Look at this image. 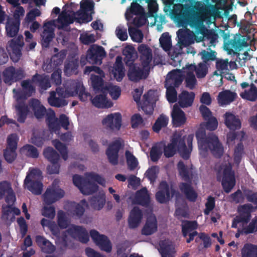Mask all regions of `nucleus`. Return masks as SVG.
<instances>
[{
	"instance_id": "393cba45",
	"label": "nucleus",
	"mask_w": 257,
	"mask_h": 257,
	"mask_svg": "<svg viewBox=\"0 0 257 257\" xmlns=\"http://www.w3.org/2000/svg\"><path fill=\"white\" fill-rule=\"evenodd\" d=\"M37 244L41 248L42 252L46 253H52L56 249L55 246L44 236L38 235L35 237Z\"/></svg>"
},
{
	"instance_id": "cd10ccee",
	"label": "nucleus",
	"mask_w": 257,
	"mask_h": 257,
	"mask_svg": "<svg viewBox=\"0 0 257 257\" xmlns=\"http://www.w3.org/2000/svg\"><path fill=\"white\" fill-rule=\"evenodd\" d=\"M195 93L193 92H189L186 90H183L179 95L178 104L182 108L191 106L195 98Z\"/></svg>"
},
{
	"instance_id": "0eeeda50",
	"label": "nucleus",
	"mask_w": 257,
	"mask_h": 257,
	"mask_svg": "<svg viewBox=\"0 0 257 257\" xmlns=\"http://www.w3.org/2000/svg\"><path fill=\"white\" fill-rule=\"evenodd\" d=\"M124 143L122 139L118 138L113 141L109 145L106 150V155L109 162L112 165L115 166L118 163V153L123 148Z\"/></svg>"
},
{
	"instance_id": "a211bd4d",
	"label": "nucleus",
	"mask_w": 257,
	"mask_h": 257,
	"mask_svg": "<svg viewBox=\"0 0 257 257\" xmlns=\"http://www.w3.org/2000/svg\"><path fill=\"white\" fill-rule=\"evenodd\" d=\"M67 232L72 238L78 239L82 243H86L89 241L88 233L82 226L72 224L67 230Z\"/></svg>"
},
{
	"instance_id": "79ce46f5",
	"label": "nucleus",
	"mask_w": 257,
	"mask_h": 257,
	"mask_svg": "<svg viewBox=\"0 0 257 257\" xmlns=\"http://www.w3.org/2000/svg\"><path fill=\"white\" fill-rule=\"evenodd\" d=\"M56 92L54 91H51L50 96L48 98L49 104L52 106L56 107H61L67 104L64 99L60 98L56 96Z\"/></svg>"
},
{
	"instance_id": "aec40b11",
	"label": "nucleus",
	"mask_w": 257,
	"mask_h": 257,
	"mask_svg": "<svg viewBox=\"0 0 257 257\" xmlns=\"http://www.w3.org/2000/svg\"><path fill=\"white\" fill-rule=\"evenodd\" d=\"M156 199L161 204L168 203L171 199L170 186L166 181H162L159 185V190L156 192Z\"/></svg>"
},
{
	"instance_id": "bf43d9fd",
	"label": "nucleus",
	"mask_w": 257,
	"mask_h": 257,
	"mask_svg": "<svg viewBox=\"0 0 257 257\" xmlns=\"http://www.w3.org/2000/svg\"><path fill=\"white\" fill-rule=\"evenodd\" d=\"M162 154V148L160 145L152 147L150 151V157L153 162H157L161 158Z\"/></svg>"
},
{
	"instance_id": "c756f323",
	"label": "nucleus",
	"mask_w": 257,
	"mask_h": 257,
	"mask_svg": "<svg viewBox=\"0 0 257 257\" xmlns=\"http://www.w3.org/2000/svg\"><path fill=\"white\" fill-rule=\"evenodd\" d=\"M124 62L126 66L135 63L138 58V54L135 48L132 46H126L122 51Z\"/></svg>"
},
{
	"instance_id": "2f4dec72",
	"label": "nucleus",
	"mask_w": 257,
	"mask_h": 257,
	"mask_svg": "<svg viewBox=\"0 0 257 257\" xmlns=\"http://www.w3.org/2000/svg\"><path fill=\"white\" fill-rule=\"evenodd\" d=\"M135 202L144 207H148L150 203V197L146 188H143L136 192Z\"/></svg>"
},
{
	"instance_id": "4c0bfd02",
	"label": "nucleus",
	"mask_w": 257,
	"mask_h": 257,
	"mask_svg": "<svg viewBox=\"0 0 257 257\" xmlns=\"http://www.w3.org/2000/svg\"><path fill=\"white\" fill-rule=\"evenodd\" d=\"M177 151L179 153L181 157L184 160H188L190 156L192 150L187 148L184 139V137L182 136L180 133V137L179 143L177 145Z\"/></svg>"
},
{
	"instance_id": "4d7b16f0",
	"label": "nucleus",
	"mask_w": 257,
	"mask_h": 257,
	"mask_svg": "<svg viewBox=\"0 0 257 257\" xmlns=\"http://www.w3.org/2000/svg\"><path fill=\"white\" fill-rule=\"evenodd\" d=\"M23 151L26 155L30 158L36 159L38 158L39 153L37 149L31 145H26L22 148Z\"/></svg>"
},
{
	"instance_id": "e433bc0d",
	"label": "nucleus",
	"mask_w": 257,
	"mask_h": 257,
	"mask_svg": "<svg viewBox=\"0 0 257 257\" xmlns=\"http://www.w3.org/2000/svg\"><path fill=\"white\" fill-rule=\"evenodd\" d=\"M91 102L97 108H110L113 105L112 102L107 99L104 94L97 95L92 99Z\"/></svg>"
},
{
	"instance_id": "774afa93",
	"label": "nucleus",
	"mask_w": 257,
	"mask_h": 257,
	"mask_svg": "<svg viewBox=\"0 0 257 257\" xmlns=\"http://www.w3.org/2000/svg\"><path fill=\"white\" fill-rule=\"evenodd\" d=\"M84 211L85 209L82 205L79 204H75L71 210V213L73 217L78 219L82 216Z\"/></svg>"
},
{
	"instance_id": "423d86ee",
	"label": "nucleus",
	"mask_w": 257,
	"mask_h": 257,
	"mask_svg": "<svg viewBox=\"0 0 257 257\" xmlns=\"http://www.w3.org/2000/svg\"><path fill=\"white\" fill-rule=\"evenodd\" d=\"M247 46V43L244 37L240 34L233 36V38L224 44V48L228 54L239 55L238 52L243 48Z\"/></svg>"
},
{
	"instance_id": "a878e982",
	"label": "nucleus",
	"mask_w": 257,
	"mask_h": 257,
	"mask_svg": "<svg viewBox=\"0 0 257 257\" xmlns=\"http://www.w3.org/2000/svg\"><path fill=\"white\" fill-rule=\"evenodd\" d=\"M225 124L230 130L235 131L241 127V123L238 116L234 114L226 112L224 115Z\"/></svg>"
},
{
	"instance_id": "6e6d98bb",
	"label": "nucleus",
	"mask_w": 257,
	"mask_h": 257,
	"mask_svg": "<svg viewBox=\"0 0 257 257\" xmlns=\"http://www.w3.org/2000/svg\"><path fill=\"white\" fill-rule=\"evenodd\" d=\"M57 223L61 229L66 228L69 224L65 213L62 210H59L57 213Z\"/></svg>"
},
{
	"instance_id": "f03ea898",
	"label": "nucleus",
	"mask_w": 257,
	"mask_h": 257,
	"mask_svg": "<svg viewBox=\"0 0 257 257\" xmlns=\"http://www.w3.org/2000/svg\"><path fill=\"white\" fill-rule=\"evenodd\" d=\"M199 150L204 153L210 150L213 156L216 158H220L223 154L224 148L219 142L218 137L214 135L206 136L204 131H198L196 132Z\"/></svg>"
},
{
	"instance_id": "2eb2a0df",
	"label": "nucleus",
	"mask_w": 257,
	"mask_h": 257,
	"mask_svg": "<svg viewBox=\"0 0 257 257\" xmlns=\"http://www.w3.org/2000/svg\"><path fill=\"white\" fill-rule=\"evenodd\" d=\"M70 86L72 88H67L65 90L69 96H73L78 95L80 100L84 102L87 100L88 97L92 98L90 94L86 92L84 86L79 83L72 82L70 84Z\"/></svg>"
},
{
	"instance_id": "a18cd8bd",
	"label": "nucleus",
	"mask_w": 257,
	"mask_h": 257,
	"mask_svg": "<svg viewBox=\"0 0 257 257\" xmlns=\"http://www.w3.org/2000/svg\"><path fill=\"white\" fill-rule=\"evenodd\" d=\"M57 22L61 25L58 26V28L62 29L69 24L73 23V19L65 11H62L58 17Z\"/></svg>"
},
{
	"instance_id": "ddd939ff",
	"label": "nucleus",
	"mask_w": 257,
	"mask_h": 257,
	"mask_svg": "<svg viewBox=\"0 0 257 257\" xmlns=\"http://www.w3.org/2000/svg\"><path fill=\"white\" fill-rule=\"evenodd\" d=\"M185 75L183 74V70L180 69H174L169 72L166 78L165 87H173L177 88L182 84Z\"/></svg>"
},
{
	"instance_id": "4468645a",
	"label": "nucleus",
	"mask_w": 257,
	"mask_h": 257,
	"mask_svg": "<svg viewBox=\"0 0 257 257\" xmlns=\"http://www.w3.org/2000/svg\"><path fill=\"white\" fill-rule=\"evenodd\" d=\"M224 191L228 193L235 185L234 172L231 166H226L223 171V177L221 182Z\"/></svg>"
},
{
	"instance_id": "052dcab7",
	"label": "nucleus",
	"mask_w": 257,
	"mask_h": 257,
	"mask_svg": "<svg viewBox=\"0 0 257 257\" xmlns=\"http://www.w3.org/2000/svg\"><path fill=\"white\" fill-rule=\"evenodd\" d=\"M257 231V216L254 217L249 224L242 228V232L245 234L253 233Z\"/></svg>"
},
{
	"instance_id": "412c9836",
	"label": "nucleus",
	"mask_w": 257,
	"mask_h": 257,
	"mask_svg": "<svg viewBox=\"0 0 257 257\" xmlns=\"http://www.w3.org/2000/svg\"><path fill=\"white\" fill-rule=\"evenodd\" d=\"M143 217V213L138 206L133 208L128 217V225L130 228L134 229L140 224Z\"/></svg>"
},
{
	"instance_id": "6e6552de",
	"label": "nucleus",
	"mask_w": 257,
	"mask_h": 257,
	"mask_svg": "<svg viewBox=\"0 0 257 257\" xmlns=\"http://www.w3.org/2000/svg\"><path fill=\"white\" fill-rule=\"evenodd\" d=\"M105 56L106 52L102 46L93 44L87 50L86 59L89 63L100 65Z\"/></svg>"
},
{
	"instance_id": "de8ad7c7",
	"label": "nucleus",
	"mask_w": 257,
	"mask_h": 257,
	"mask_svg": "<svg viewBox=\"0 0 257 257\" xmlns=\"http://www.w3.org/2000/svg\"><path fill=\"white\" fill-rule=\"evenodd\" d=\"M188 25L192 28H194L196 31H201L204 28L203 21L197 15L191 14L188 22Z\"/></svg>"
},
{
	"instance_id": "20e7f679",
	"label": "nucleus",
	"mask_w": 257,
	"mask_h": 257,
	"mask_svg": "<svg viewBox=\"0 0 257 257\" xmlns=\"http://www.w3.org/2000/svg\"><path fill=\"white\" fill-rule=\"evenodd\" d=\"M42 173L37 168L30 169L24 180V185L25 188L35 195H40L43 190L42 182Z\"/></svg>"
},
{
	"instance_id": "f257e3e1",
	"label": "nucleus",
	"mask_w": 257,
	"mask_h": 257,
	"mask_svg": "<svg viewBox=\"0 0 257 257\" xmlns=\"http://www.w3.org/2000/svg\"><path fill=\"white\" fill-rule=\"evenodd\" d=\"M140 54V61L142 66L135 63L127 66V76L128 79L133 82H138L146 79L150 73V64L152 61V50L147 45L141 44L138 47Z\"/></svg>"
},
{
	"instance_id": "c03bdc74",
	"label": "nucleus",
	"mask_w": 257,
	"mask_h": 257,
	"mask_svg": "<svg viewBox=\"0 0 257 257\" xmlns=\"http://www.w3.org/2000/svg\"><path fill=\"white\" fill-rule=\"evenodd\" d=\"M169 118L164 114H161L156 119L153 125L152 128L154 132L158 133L161 130L167 126L168 123Z\"/></svg>"
},
{
	"instance_id": "dca6fc26",
	"label": "nucleus",
	"mask_w": 257,
	"mask_h": 257,
	"mask_svg": "<svg viewBox=\"0 0 257 257\" xmlns=\"http://www.w3.org/2000/svg\"><path fill=\"white\" fill-rule=\"evenodd\" d=\"M121 115L119 112L111 113L107 115L102 121V124L107 130L118 131L121 126Z\"/></svg>"
},
{
	"instance_id": "9d476101",
	"label": "nucleus",
	"mask_w": 257,
	"mask_h": 257,
	"mask_svg": "<svg viewBox=\"0 0 257 257\" xmlns=\"http://www.w3.org/2000/svg\"><path fill=\"white\" fill-rule=\"evenodd\" d=\"M65 192L63 190L54 185L48 187L43 195V201L45 204L51 205L63 198Z\"/></svg>"
},
{
	"instance_id": "5fc2aeb1",
	"label": "nucleus",
	"mask_w": 257,
	"mask_h": 257,
	"mask_svg": "<svg viewBox=\"0 0 257 257\" xmlns=\"http://www.w3.org/2000/svg\"><path fill=\"white\" fill-rule=\"evenodd\" d=\"M125 155L128 169L131 171L135 170L138 165L137 158L129 151H126Z\"/></svg>"
},
{
	"instance_id": "864d4df0",
	"label": "nucleus",
	"mask_w": 257,
	"mask_h": 257,
	"mask_svg": "<svg viewBox=\"0 0 257 257\" xmlns=\"http://www.w3.org/2000/svg\"><path fill=\"white\" fill-rule=\"evenodd\" d=\"M104 77L99 76L94 74H91L90 79L91 80L92 86L95 91L102 90L103 86Z\"/></svg>"
},
{
	"instance_id": "7ed1b4c3",
	"label": "nucleus",
	"mask_w": 257,
	"mask_h": 257,
	"mask_svg": "<svg viewBox=\"0 0 257 257\" xmlns=\"http://www.w3.org/2000/svg\"><path fill=\"white\" fill-rule=\"evenodd\" d=\"M177 168L179 175L182 179L187 183L182 182L179 184L180 191L185 195L186 198L190 201L195 202L197 198V193L191 185L192 179V174H190L189 171L184 162L180 161L177 164Z\"/></svg>"
},
{
	"instance_id": "680f3d73",
	"label": "nucleus",
	"mask_w": 257,
	"mask_h": 257,
	"mask_svg": "<svg viewBox=\"0 0 257 257\" xmlns=\"http://www.w3.org/2000/svg\"><path fill=\"white\" fill-rule=\"evenodd\" d=\"M158 168L157 166H152L148 169L145 175L151 184H154L158 177Z\"/></svg>"
},
{
	"instance_id": "473e14b6",
	"label": "nucleus",
	"mask_w": 257,
	"mask_h": 257,
	"mask_svg": "<svg viewBox=\"0 0 257 257\" xmlns=\"http://www.w3.org/2000/svg\"><path fill=\"white\" fill-rule=\"evenodd\" d=\"M252 206L250 204H246L240 205L238 207L237 211L239 215L236 217L240 219L242 223L247 224L251 218V212Z\"/></svg>"
},
{
	"instance_id": "f8f14e48",
	"label": "nucleus",
	"mask_w": 257,
	"mask_h": 257,
	"mask_svg": "<svg viewBox=\"0 0 257 257\" xmlns=\"http://www.w3.org/2000/svg\"><path fill=\"white\" fill-rule=\"evenodd\" d=\"M90 235L94 242L102 250L107 252H110L111 251V242L106 235L99 234L97 230L94 229L90 230Z\"/></svg>"
},
{
	"instance_id": "58836bf2",
	"label": "nucleus",
	"mask_w": 257,
	"mask_h": 257,
	"mask_svg": "<svg viewBox=\"0 0 257 257\" xmlns=\"http://www.w3.org/2000/svg\"><path fill=\"white\" fill-rule=\"evenodd\" d=\"M236 97L235 93L230 90L220 92L218 96V103L221 105L227 104L232 102Z\"/></svg>"
},
{
	"instance_id": "37998d69",
	"label": "nucleus",
	"mask_w": 257,
	"mask_h": 257,
	"mask_svg": "<svg viewBox=\"0 0 257 257\" xmlns=\"http://www.w3.org/2000/svg\"><path fill=\"white\" fill-rule=\"evenodd\" d=\"M17 111L18 121L21 123H24L27 118L29 112L28 107L24 103H20L16 106Z\"/></svg>"
},
{
	"instance_id": "3c124183",
	"label": "nucleus",
	"mask_w": 257,
	"mask_h": 257,
	"mask_svg": "<svg viewBox=\"0 0 257 257\" xmlns=\"http://www.w3.org/2000/svg\"><path fill=\"white\" fill-rule=\"evenodd\" d=\"M159 41L161 47L165 51H168L171 49L172 47L171 39L168 33H163Z\"/></svg>"
},
{
	"instance_id": "0e129e2a",
	"label": "nucleus",
	"mask_w": 257,
	"mask_h": 257,
	"mask_svg": "<svg viewBox=\"0 0 257 257\" xmlns=\"http://www.w3.org/2000/svg\"><path fill=\"white\" fill-rule=\"evenodd\" d=\"M166 88V97L169 103H174L177 101V92L173 87H165Z\"/></svg>"
},
{
	"instance_id": "c9c22d12",
	"label": "nucleus",
	"mask_w": 257,
	"mask_h": 257,
	"mask_svg": "<svg viewBox=\"0 0 257 257\" xmlns=\"http://www.w3.org/2000/svg\"><path fill=\"white\" fill-rule=\"evenodd\" d=\"M113 74L118 82L121 81L124 76V68L122 62V58L120 56H117L116 58Z\"/></svg>"
},
{
	"instance_id": "603ef678",
	"label": "nucleus",
	"mask_w": 257,
	"mask_h": 257,
	"mask_svg": "<svg viewBox=\"0 0 257 257\" xmlns=\"http://www.w3.org/2000/svg\"><path fill=\"white\" fill-rule=\"evenodd\" d=\"M78 66V61L77 59H70L65 63L64 72L67 74L71 75L77 69Z\"/></svg>"
},
{
	"instance_id": "6ab92c4d",
	"label": "nucleus",
	"mask_w": 257,
	"mask_h": 257,
	"mask_svg": "<svg viewBox=\"0 0 257 257\" xmlns=\"http://www.w3.org/2000/svg\"><path fill=\"white\" fill-rule=\"evenodd\" d=\"M154 92L151 90L143 96L142 109L146 114H153L157 98L154 96Z\"/></svg>"
},
{
	"instance_id": "bb28decb",
	"label": "nucleus",
	"mask_w": 257,
	"mask_h": 257,
	"mask_svg": "<svg viewBox=\"0 0 257 257\" xmlns=\"http://www.w3.org/2000/svg\"><path fill=\"white\" fill-rule=\"evenodd\" d=\"M158 228L157 220L155 216L147 217L146 223L142 229V234L150 235L157 231Z\"/></svg>"
},
{
	"instance_id": "9b49d317",
	"label": "nucleus",
	"mask_w": 257,
	"mask_h": 257,
	"mask_svg": "<svg viewBox=\"0 0 257 257\" xmlns=\"http://www.w3.org/2000/svg\"><path fill=\"white\" fill-rule=\"evenodd\" d=\"M33 83H34L32 81V78L24 80L21 82L22 90L17 91L15 89L13 90V92L16 93L18 100L26 99L35 93L36 88Z\"/></svg>"
},
{
	"instance_id": "1a4fd4ad",
	"label": "nucleus",
	"mask_w": 257,
	"mask_h": 257,
	"mask_svg": "<svg viewBox=\"0 0 257 257\" xmlns=\"http://www.w3.org/2000/svg\"><path fill=\"white\" fill-rule=\"evenodd\" d=\"M25 71L19 68L16 69L13 66H10L5 69L3 72L4 82L9 85L22 80L25 77Z\"/></svg>"
},
{
	"instance_id": "c85d7f7f",
	"label": "nucleus",
	"mask_w": 257,
	"mask_h": 257,
	"mask_svg": "<svg viewBox=\"0 0 257 257\" xmlns=\"http://www.w3.org/2000/svg\"><path fill=\"white\" fill-rule=\"evenodd\" d=\"M29 106L34 112L35 117L37 118H42L46 112V108L41 104V102L37 99L32 98L29 101Z\"/></svg>"
},
{
	"instance_id": "09e8293b",
	"label": "nucleus",
	"mask_w": 257,
	"mask_h": 257,
	"mask_svg": "<svg viewBox=\"0 0 257 257\" xmlns=\"http://www.w3.org/2000/svg\"><path fill=\"white\" fill-rule=\"evenodd\" d=\"M52 144L55 148L60 152L62 158L67 160L68 158V153L66 146L61 143L58 140H54L52 141Z\"/></svg>"
},
{
	"instance_id": "a19ab883",
	"label": "nucleus",
	"mask_w": 257,
	"mask_h": 257,
	"mask_svg": "<svg viewBox=\"0 0 257 257\" xmlns=\"http://www.w3.org/2000/svg\"><path fill=\"white\" fill-rule=\"evenodd\" d=\"M240 97L244 99L250 101H255L257 99V87L253 83L250 85L248 89H245L240 94Z\"/></svg>"
},
{
	"instance_id": "ea45409f",
	"label": "nucleus",
	"mask_w": 257,
	"mask_h": 257,
	"mask_svg": "<svg viewBox=\"0 0 257 257\" xmlns=\"http://www.w3.org/2000/svg\"><path fill=\"white\" fill-rule=\"evenodd\" d=\"M179 39V43L185 47L190 45L193 43L191 35L188 30L179 29L177 32Z\"/></svg>"
},
{
	"instance_id": "8fccbe9b",
	"label": "nucleus",
	"mask_w": 257,
	"mask_h": 257,
	"mask_svg": "<svg viewBox=\"0 0 257 257\" xmlns=\"http://www.w3.org/2000/svg\"><path fill=\"white\" fill-rule=\"evenodd\" d=\"M198 224L196 221H185L182 225L183 236L186 237L188 233L197 228Z\"/></svg>"
},
{
	"instance_id": "13d9d810",
	"label": "nucleus",
	"mask_w": 257,
	"mask_h": 257,
	"mask_svg": "<svg viewBox=\"0 0 257 257\" xmlns=\"http://www.w3.org/2000/svg\"><path fill=\"white\" fill-rule=\"evenodd\" d=\"M241 257H256L254 244H244L241 250Z\"/></svg>"
},
{
	"instance_id": "49530a36",
	"label": "nucleus",
	"mask_w": 257,
	"mask_h": 257,
	"mask_svg": "<svg viewBox=\"0 0 257 257\" xmlns=\"http://www.w3.org/2000/svg\"><path fill=\"white\" fill-rule=\"evenodd\" d=\"M43 155L50 163L54 162H59L60 160V155L52 147H47L45 149L43 152Z\"/></svg>"
},
{
	"instance_id": "7c9ffc66",
	"label": "nucleus",
	"mask_w": 257,
	"mask_h": 257,
	"mask_svg": "<svg viewBox=\"0 0 257 257\" xmlns=\"http://www.w3.org/2000/svg\"><path fill=\"white\" fill-rule=\"evenodd\" d=\"M32 78L33 83L43 90H47L51 86L49 77L47 75L36 73Z\"/></svg>"
},
{
	"instance_id": "4be33fe9",
	"label": "nucleus",
	"mask_w": 257,
	"mask_h": 257,
	"mask_svg": "<svg viewBox=\"0 0 257 257\" xmlns=\"http://www.w3.org/2000/svg\"><path fill=\"white\" fill-rule=\"evenodd\" d=\"M171 117L173 125L176 127H180L184 124L187 119L184 112L177 104H175L173 106Z\"/></svg>"
},
{
	"instance_id": "69168bd1",
	"label": "nucleus",
	"mask_w": 257,
	"mask_h": 257,
	"mask_svg": "<svg viewBox=\"0 0 257 257\" xmlns=\"http://www.w3.org/2000/svg\"><path fill=\"white\" fill-rule=\"evenodd\" d=\"M129 34L134 41L141 42L143 38V34L141 30L134 28L128 29Z\"/></svg>"
},
{
	"instance_id": "e2e57ef3",
	"label": "nucleus",
	"mask_w": 257,
	"mask_h": 257,
	"mask_svg": "<svg viewBox=\"0 0 257 257\" xmlns=\"http://www.w3.org/2000/svg\"><path fill=\"white\" fill-rule=\"evenodd\" d=\"M160 253L162 257H171V245L165 241L160 243Z\"/></svg>"
},
{
	"instance_id": "338daca9",
	"label": "nucleus",
	"mask_w": 257,
	"mask_h": 257,
	"mask_svg": "<svg viewBox=\"0 0 257 257\" xmlns=\"http://www.w3.org/2000/svg\"><path fill=\"white\" fill-rule=\"evenodd\" d=\"M18 137L17 134H12L9 135L7 139V146L6 149L16 150L18 144Z\"/></svg>"
},
{
	"instance_id": "5701e85b",
	"label": "nucleus",
	"mask_w": 257,
	"mask_h": 257,
	"mask_svg": "<svg viewBox=\"0 0 257 257\" xmlns=\"http://www.w3.org/2000/svg\"><path fill=\"white\" fill-rule=\"evenodd\" d=\"M23 45L19 44L15 39H12L8 42L7 50L9 52L11 59L13 62H17L22 56L21 49Z\"/></svg>"
},
{
	"instance_id": "39448f33",
	"label": "nucleus",
	"mask_w": 257,
	"mask_h": 257,
	"mask_svg": "<svg viewBox=\"0 0 257 257\" xmlns=\"http://www.w3.org/2000/svg\"><path fill=\"white\" fill-rule=\"evenodd\" d=\"M86 175L87 179L80 189V191L84 195H90L98 190V185L95 183L91 182L89 180L96 182L102 185L105 183L104 179L98 174L90 172L87 173Z\"/></svg>"
},
{
	"instance_id": "b1692460",
	"label": "nucleus",
	"mask_w": 257,
	"mask_h": 257,
	"mask_svg": "<svg viewBox=\"0 0 257 257\" xmlns=\"http://www.w3.org/2000/svg\"><path fill=\"white\" fill-rule=\"evenodd\" d=\"M180 137V133H175L171 139L170 143L164 147V155L166 158L173 157L177 151V145Z\"/></svg>"
},
{
	"instance_id": "f704fd0d",
	"label": "nucleus",
	"mask_w": 257,
	"mask_h": 257,
	"mask_svg": "<svg viewBox=\"0 0 257 257\" xmlns=\"http://www.w3.org/2000/svg\"><path fill=\"white\" fill-rule=\"evenodd\" d=\"M20 20L19 19L9 20L6 25L7 36L9 37L16 36L19 31Z\"/></svg>"
},
{
	"instance_id": "72a5a7b5",
	"label": "nucleus",
	"mask_w": 257,
	"mask_h": 257,
	"mask_svg": "<svg viewBox=\"0 0 257 257\" xmlns=\"http://www.w3.org/2000/svg\"><path fill=\"white\" fill-rule=\"evenodd\" d=\"M191 14L187 9H182L178 13L175 14L174 18L179 27H186L188 25Z\"/></svg>"
},
{
	"instance_id": "f3484780",
	"label": "nucleus",
	"mask_w": 257,
	"mask_h": 257,
	"mask_svg": "<svg viewBox=\"0 0 257 257\" xmlns=\"http://www.w3.org/2000/svg\"><path fill=\"white\" fill-rule=\"evenodd\" d=\"M54 21H49L44 25V30L41 35V45L43 48H48L55 37Z\"/></svg>"
}]
</instances>
